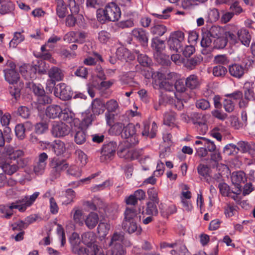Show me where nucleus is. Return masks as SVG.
<instances>
[{
	"label": "nucleus",
	"mask_w": 255,
	"mask_h": 255,
	"mask_svg": "<svg viewBox=\"0 0 255 255\" xmlns=\"http://www.w3.org/2000/svg\"><path fill=\"white\" fill-rule=\"evenodd\" d=\"M140 212L134 207H127L124 212V219L122 227L124 230L129 234L135 231L140 233L141 229H138L137 222L140 219Z\"/></svg>",
	"instance_id": "nucleus-1"
},
{
	"label": "nucleus",
	"mask_w": 255,
	"mask_h": 255,
	"mask_svg": "<svg viewBox=\"0 0 255 255\" xmlns=\"http://www.w3.org/2000/svg\"><path fill=\"white\" fill-rule=\"evenodd\" d=\"M49 166L50 180L53 181L58 178L61 172L68 168V164L63 159L54 157L51 159Z\"/></svg>",
	"instance_id": "nucleus-2"
},
{
	"label": "nucleus",
	"mask_w": 255,
	"mask_h": 255,
	"mask_svg": "<svg viewBox=\"0 0 255 255\" xmlns=\"http://www.w3.org/2000/svg\"><path fill=\"white\" fill-rule=\"evenodd\" d=\"M184 41V33L181 31H176L170 33L167 43L169 49L177 53L183 50Z\"/></svg>",
	"instance_id": "nucleus-3"
},
{
	"label": "nucleus",
	"mask_w": 255,
	"mask_h": 255,
	"mask_svg": "<svg viewBox=\"0 0 255 255\" xmlns=\"http://www.w3.org/2000/svg\"><path fill=\"white\" fill-rule=\"evenodd\" d=\"M103 15L105 20L109 21H116L118 20L121 17V9L115 2H110L105 6L103 10Z\"/></svg>",
	"instance_id": "nucleus-4"
},
{
	"label": "nucleus",
	"mask_w": 255,
	"mask_h": 255,
	"mask_svg": "<svg viewBox=\"0 0 255 255\" xmlns=\"http://www.w3.org/2000/svg\"><path fill=\"white\" fill-rule=\"evenodd\" d=\"M51 133L55 137H61L68 134L70 131L69 127L61 121H54L52 123Z\"/></svg>",
	"instance_id": "nucleus-5"
},
{
	"label": "nucleus",
	"mask_w": 255,
	"mask_h": 255,
	"mask_svg": "<svg viewBox=\"0 0 255 255\" xmlns=\"http://www.w3.org/2000/svg\"><path fill=\"white\" fill-rule=\"evenodd\" d=\"M48 158V156L45 152L39 154L33 164V171L35 174L37 175H42L44 173L46 167Z\"/></svg>",
	"instance_id": "nucleus-6"
},
{
	"label": "nucleus",
	"mask_w": 255,
	"mask_h": 255,
	"mask_svg": "<svg viewBox=\"0 0 255 255\" xmlns=\"http://www.w3.org/2000/svg\"><path fill=\"white\" fill-rule=\"evenodd\" d=\"M117 148V144L116 142L110 141L104 144L101 150V160L103 161L111 160L115 155Z\"/></svg>",
	"instance_id": "nucleus-7"
},
{
	"label": "nucleus",
	"mask_w": 255,
	"mask_h": 255,
	"mask_svg": "<svg viewBox=\"0 0 255 255\" xmlns=\"http://www.w3.org/2000/svg\"><path fill=\"white\" fill-rule=\"evenodd\" d=\"M141 150H134L127 147H121L118 151L117 154L120 158L128 160L137 158L141 155Z\"/></svg>",
	"instance_id": "nucleus-8"
},
{
	"label": "nucleus",
	"mask_w": 255,
	"mask_h": 255,
	"mask_svg": "<svg viewBox=\"0 0 255 255\" xmlns=\"http://www.w3.org/2000/svg\"><path fill=\"white\" fill-rule=\"evenodd\" d=\"M54 94L63 100H68L72 97L69 87L65 83H60L54 87Z\"/></svg>",
	"instance_id": "nucleus-9"
},
{
	"label": "nucleus",
	"mask_w": 255,
	"mask_h": 255,
	"mask_svg": "<svg viewBox=\"0 0 255 255\" xmlns=\"http://www.w3.org/2000/svg\"><path fill=\"white\" fill-rule=\"evenodd\" d=\"M231 180L236 188V194H240L242 191L241 183H244L246 180L245 173L242 171L234 172L231 175Z\"/></svg>",
	"instance_id": "nucleus-10"
},
{
	"label": "nucleus",
	"mask_w": 255,
	"mask_h": 255,
	"mask_svg": "<svg viewBox=\"0 0 255 255\" xmlns=\"http://www.w3.org/2000/svg\"><path fill=\"white\" fill-rule=\"evenodd\" d=\"M124 236L122 233H115L113 234L109 246L111 247V250L116 249H121L124 248L122 244H124Z\"/></svg>",
	"instance_id": "nucleus-11"
},
{
	"label": "nucleus",
	"mask_w": 255,
	"mask_h": 255,
	"mask_svg": "<svg viewBox=\"0 0 255 255\" xmlns=\"http://www.w3.org/2000/svg\"><path fill=\"white\" fill-rule=\"evenodd\" d=\"M5 80L9 84H17L20 81V76L15 70L12 69H5L4 70Z\"/></svg>",
	"instance_id": "nucleus-12"
},
{
	"label": "nucleus",
	"mask_w": 255,
	"mask_h": 255,
	"mask_svg": "<svg viewBox=\"0 0 255 255\" xmlns=\"http://www.w3.org/2000/svg\"><path fill=\"white\" fill-rule=\"evenodd\" d=\"M131 34L143 46L147 45L148 38L144 30L142 28H134L132 30Z\"/></svg>",
	"instance_id": "nucleus-13"
},
{
	"label": "nucleus",
	"mask_w": 255,
	"mask_h": 255,
	"mask_svg": "<svg viewBox=\"0 0 255 255\" xmlns=\"http://www.w3.org/2000/svg\"><path fill=\"white\" fill-rule=\"evenodd\" d=\"M186 86L191 90L198 88L201 84L199 77L196 74H191L188 76L185 80Z\"/></svg>",
	"instance_id": "nucleus-14"
},
{
	"label": "nucleus",
	"mask_w": 255,
	"mask_h": 255,
	"mask_svg": "<svg viewBox=\"0 0 255 255\" xmlns=\"http://www.w3.org/2000/svg\"><path fill=\"white\" fill-rule=\"evenodd\" d=\"M56 14L60 18H63L68 13L67 5L63 0H55Z\"/></svg>",
	"instance_id": "nucleus-15"
},
{
	"label": "nucleus",
	"mask_w": 255,
	"mask_h": 255,
	"mask_svg": "<svg viewBox=\"0 0 255 255\" xmlns=\"http://www.w3.org/2000/svg\"><path fill=\"white\" fill-rule=\"evenodd\" d=\"M62 113V109L58 105H51L47 107L45 111L46 116L50 119L59 118L60 113Z\"/></svg>",
	"instance_id": "nucleus-16"
},
{
	"label": "nucleus",
	"mask_w": 255,
	"mask_h": 255,
	"mask_svg": "<svg viewBox=\"0 0 255 255\" xmlns=\"http://www.w3.org/2000/svg\"><path fill=\"white\" fill-rule=\"evenodd\" d=\"M229 71L232 76L241 78L245 73V69L239 64H234L229 66Z\"/></svg>",
	"instance_id": "nucleus-17"
},
{
	"label": "nucleus",
	"mask_w": 255,
	"mask_h": 255,
	"mask_svg": "<svg viewBox=\"0 0 255 255\" xmlns=\"http://www.w3.org/2000/svg\"><path fill=\"white\" fill-rule=\"evenodd\" d=\"M99 220V216L97 213L91 212L85 219V223L89 229H93L98 223Z\"/></svg>",
	"instance_id": "nucleus-18"
},
{
	"label": "nucleus",
	"mask_w": 255,
	"mask_h": 255,
	"mask_svg": "<svg viewBox=\"0 0 255 255\" xmlns=\"http://www.w3.org/2000/svg\"><path fill=\"white\" fill-rule=\"evenodd\" d=\"M48 74L50 78L49 80L55 82L62 80L63 74L60 69L57 67L51 68L48 72Z\"/></svg>",
	"instance_id": "nucleus-19"
},
{
	"label": "nucleus",
	"mask_w": 255,
	"mask_h": 255,
	"mask_svg": "<svg viewBox=\"0 0 255 255\" xmlns=\"http://www.w3.org/2000/svg\"><path fill=\"white\" fill-rule=\"evenodd\" d=\"M157 126L156 124L154 122L152 124V127L150 130V125L148 124L144 123L143 129L142 131L143 136H148L150 138H153L156 134Z\"/></svg>",
	"instance_id": "nucleus-20"
},
{
	"label": "nucleus",
	"mask_w": 255,
	"mask_h": 255,
	"mask_svg": "<svg viewBox=\"0 0 255 255\" xmlns=\"http://www.w3.org/2000/svg\"><path fill=\"white\" fill-rule=\"evenodd\" d=\"M238 39L245 46H249L250 43L251 36L248 30L246 29H241L238 30L237 34Z\"/></svg>",
	"instance_id": "nucleus-21"
},
{
	"label": "nucleus",
	"mask_w": 255,
	"mask_h": 255,
	"mask_svg": "<svg viewBox=\"0 0 255 255\" xmlns=\"http://www.w3.org/2000/svg\"><path fill=\"white\" fill-rule=\"evenodd\" d=\"M54 153L59 156L63 154L66 151V146L64 142L60 140H56L51 145Z\"/></svg>",
	"instance_id": "nucleus-22"
},
{
	"label": "nucleus",
	"mask_w": 255,
	"mask_h": 255,
	"mask_svg": "<svg viewBox=\"0 0 255 255\" xmlns=\"http://www.w3.org/2000/svg\"><path fill=\"white\" fill-rule=\"evenodd\" d=\"M95 240V235L92 232L85 233L82 235V241L87 247L97 246L94 244Z\"/></svg>",
	"instance_id": "nucleus-23"
},
{
	"label": "nucleus",
	"mask_w": 255,
	"mask_h": 255,
	"mask_svg": "<svg viewBox=\"0 0 255 255\" xmlns=\"http://www.w3.org/2000/svg\"><path fill=\"white\" fill-rule=\"evenodd\" d=\"M87 135L85 131L81 128H78L75 131L74 141L78 144H82L86 140Z\"/></svg>",
	"instance_id": "nucleus-24"
},
{
	"label": "nucleus",
	"mask_w": 255,
	"mask_h": 255,
	"mask_svg": "<svg viewBox=\"0 0 255 255\" xmlns=\"http://www.w3.org/2000/svg\"><path fill=\"white\" fill-rule=\"evenodd\" d=\"M105 104L99 99H95L92 103V112L97 115L103 113Z\"/></svg>",
	"instance_id": "nucleus-25"
},
{
	"label": "nucleus",
	"mask_w": 255,
	"mask_h": 255,
	"mask_svg": "<svg viewBox=\"0 0 255 255\" xmlns=\"http://www.w3.org/2000/svg\"><path fill=\"white\" fill-rule=\"evenodd\" d=\"M24 86L22 82H19L17 84L13 85L9 88V93L16 100H17L20 96V91Z\"/></svg>",
	"instance_id": "nucleus-26"
},
{
	"label": "nucleus",
	"mask_w": 255,
	"mask_h": 255,
	"mask_svg": "<svg viewBox=\"0 0 255 255\" xmlns=\"http://www.w3.org/2000/svg\"><path fill=\"white\" fill-rule=\"evenodd\" d=\"M176 113L172 111L166 112L164 114L163 123L168 126H173L176 121Z\"/></svg>",
	"instance_id": "nucleus-27"
},
{
	"label": "nucleus",
	"mask_w": 255,
	"mask_h": 255,
	"mask_svg": "<svg viewBox=\"0 0 255 255\" xmlns=\"http://www.w3.org/2000/svg\"><path fill=\"white\" fill-rule=\"evenodd\" d=\"M167 28L163 24H156L150 29L151 34L156 37L161 36L167 31Z\"/></svg>",
	"instance_id": "nucleus-28"
},
{
	"label": "nucleus",
	"mask_w": 255,
	"mask_h": 255,
	"mask_svg": "<svg viewBox=\"0 0 255 255\" xmlns=\"http://www.w3.org/2000/svg\"><path fill=\"white\" fill-rule=\"evenodd\" d=\"M84 205L88 207L92 210H96L97 206L99 209L105 210V205L103 202L99 199H94L93 202L86 201L84 204Z\"/></svg>",
	"instance_id": "nucleus-29"
},
{
	"label": "nucleus",
	"mask_w": 255,
	"mask_h": 255,
	"mask_svg": "<svg viewBox=\"0 0 255 255\" xmlns=\"http://www.w3.org/2000/svg\"><path fill=\"white\" fill-rule=\"evenodd\" d=\"M14 8V4L10 1L0 2V13L2 14L10 13Z\"/></svg>",
	"instance_id": "nucleus-30"
},
{
	"label": "nucleus",
	"mask_w": 255,
	"mask_h": 255,
	"mask_svg": "<svg viewBox=\"0 0 255 255\" xmlns=\"http://www.w3.org/2000/svg\"><path fill=\"white\" fill-rule=\"evenodd\" d=\"M151 46L156 52L160 53L165 48L164 41L158 38H153L152 40Z\"/></svg>",
	"instance_id": "nucleus-31"
},
{
	"label": "nucleus",
	"mask_w": 255,
	"mask_h": 255,
	"mask_svg": "<svg viewBox=\"0 0 255 255\" xmlns=\"http://www.w3.org/2000/svg\"><path fill=\"white\" fill-rule=\"evenodd\" d=\"M205 31L213 38H218L222 36L223 29L218 26H212L209 29H204Z\"/></svg>",
	"instance_id": "nucleus-32"
},
{
	"label": "nucleus",
	"mask_w": 255,
	"mask_h": 255,
	"mask_svg": "<svg viewBox=\"0 0 255 255\" xmlns=\"http://www.w3.org/2000/svg\"><path fill=\"white\" fill-rule=\"evenodd\" d=\"M73 214V220L76 224H83V212L77 208H74L71 212Z\"/></svg>",
	"instance_id": "nucleus-33"
},
{
	"label": "nucleus",
	"mask_w": 255,
	"mask_h": 255,
	"mask_svg": "<svg viewBox=\"0 0 255 255\" xmlns=\"http://www.w3.org/2000/svg\"><path fill=\"white\" fill-rule=\"evenodd\" d=\"M2 169L5 173L11 175L18 170V166L15 162H6L3 165Z\"/></svg>",
	"instance_id": "nucleus-34"
},
{
	"label": "nucleus",
	"mask_w": 255,
	"mask_h": 255,
	"mask_svg": "<svg viewBox=\"0 0 255 255\" xmlns=\"http://www.w3.org/2000/svg\"><path fill=\"white\" fill-rule=\"evenodd\" d=\"M219 12L217 9L212 8L208 11L207 16L205 17L207 22L212 23L216 21L219 18Z\"/></svg>",
	"instance_id": "nucleus-35"
},
{
	"label": "nucleus",
	"mask_w": 255,
	"mask_h": 255,
	"mask_svg": "<svg viewBox=\"0 0 255 255\" xmlns=\"http://www.w3.org/2000/svg\"><path fill=\"white\" fill-rule=\"evenodd\" d=\"M135 133H136L135 126L133 124H128L124 128L123 131L122 133V137L127 138L129 136L134 135Z\"/></svg>",
	"instance_id": "nucleus-36"
},
{
	"label": "nucleus",
	"mask_w": 255,
	"mask_h": 255,
	"mask_svg": "<svg viewBox=\"0 0 255 255\" xmlns=\"http://www.w3.org/2000/svg\"><path fill=\"white\" fill-rule=\"evenodd\" d=\"M157 204L155 202H148L146 204L145 214L150 216H157L158 213L157 208Z\"/></svg>",
	"instance_id": "nucleus-37"
},
{
	"label": "nucleus",
	"mask_w": 255,
	"mask_h": 255,
	"mask_svg": "<svg viewBox=\"0 0 255 255\" xmlns=\"http://www.w3.org/2000/svg\"><path fill=\"white\" fill-rule=\"evenodd\" d=\"M24 39V35L21 34V32H15L14 33L13 38L10 41L9 47L15 48L17 45L22 42Z\"/></svg>",
	"instance_id": "nucleus-38"
},
{
	"label": "nucleus",
	"mask_w": 255,
	"mask_h": 255,
	"mask_svg": "<svg viewBox=\"0 0 255 255\" xmlns=\"http://www.w3.org/2000/svg\"><path fill=\"white\" fill-rule=\"evenodd\" d=\"M135 52L137 54V60L140 65L144 67L150 65L151 60L146 55L140 54L137 50H135Z\"/></svg>",
	"instance_id": "nucleus-39"
},
{
	"label": "nucleus",
	"mask_w": 255,
	"mask_h": 255,
	"mask_svg": "<svg viewBox=\"0 0 255 255\" xmlns=\"http://www.w3.org/2000/svg\"><path fill=\"white\" fill-rule=\"evenodd\" d=\"M28 70H29L31 72H33L32 75H30L29 78H34L35 76V74H36V69L35 68L31 67L30 65H25V64H24L19 67L20 72L23 76H25V78H27V79L29 78V77H28L26 75Z\"/></svg>",
	"instance_id": "nucleus-40"
},
{
	"label": "nucleus",
	"mask_w": 255,
	"mask_h": 255,
	"mask_svg": "<svg viewBox=\"0 0 255 255\" xmlns=\"http://www.w3.org/2000/svg\"><path fill=\"white\" fill-rule=\"evenodd\" d=\"M48 129V124L46 122H39L34 126V131L37 134H42Z\"/></svg>",
	"instance_id": "nucleus-41"
},
{
	"label": "nucleus",
	"mask_w": 255,
	"mask_h": 255,
	"mask_svg": "<svg viewBox=\"0 0 255 255\" xmlns=\"http://www.w3.org/2000/svg\"><path fill=\"white\" fill-rule=\"evenodd\" d=\"M212 42V37L204 29L202 30V38L201 41V45L203 47H208L211 46Z\"/></svg>",
	"instance_id": "nucleus-42"
},
{
	"label": "nucleus",
	"mask_w": 255,
	"mask_h": 255,
	"mask_svg": "<svg viewBox=\"0 0 255 255\" xmlns=\"http://www.w3.org/2000/svg\"><path fill=\"white\" fill-rule=\"evenodd\" d=\"M159 87L167 91H174V84L168 79H164L159 83Z\"/></svg>",
	"instance_id": "nucleus-43"
},
{
	"label": "nucleus",
	"mask_w": 255,
	"mask_h": 255,
	"mask_svg": "<svg viewBox=\"0 0 255 255\" xmlns=\"http://www.w3.org/2000/svg\"><path fill=\"white\" fill-rule=\"evenodd\" d=\"M74 117V114L72 111L69 109H65L62 110V113H60L59 118H61L62 120L65 121L70 122L72 121Z\"/></svg>",
	"instance_id": "nucleus-44"
},
{
	"label": "nucleus",
	"mask_w": 255,
	"mask_h": 255,
	"mask_svg": "<svg viewBox=\"0 0 255 255\" xmlns=\"http://www.w3.org/2000/svg\"><path fill=\"white\" fill-rule=\"evenodd\" d=\"M105 108L107 110V112L113 113L116 112L119 109V106L117 101L111 99L107 102Z\"/></svg>",
	"instance_id": "nucleus-45"
},
{
	"label": "nucleus",
	"mask_w": 255,
	"mask_h": 255,
	"mask_svg": "<svg viewBox=\"0 0 255 255\" xmlns=\"http://www.w3.org/2000/svg\"><path fill=\"white\" fill-rule=\"evenodd\" d=\"M0 214H3V217L9 219L13 215V211L11 209V205L9 206L0 205Z\"/></svg>",
	"instance_id": "nucleus-46"
},
{
	"label": "nucleus",
	"mask_w": 255,
	"mask_h": 255,
	"mask_svg": "<svg viewBox=\"0 0 255 255\" xmlns=\"http://www.w3.org/2000/svg\"><path fill=\"white\" fill-rule=\"evenodd\" d=\"M202 59L200 57H194L187 61L186 62V67L190 70H192L194 69L197 65H199Z\"/></svg>",
	"instance_id": "nucleus-47"
},
{
	"label": "nucleus",
	"mask_w": 255,
	"mask_h": 255,
	"mask_svg": "<svg viewBox=\"0 0 255 255\" xmlns=\"http://www.w3.org/2000/svg\"><path fill=\"white\" fill-rule=\"evenodd\" d=\"M227 72L226 68L222 66H215L213 69V74L216 77H224Z\"/></svg>",
	"instance_id": "nucleus-48"
},
{
	"label": "nucleus",
	"mask_w": 255,
	"mask_h": 255,
	"mask_svg": "<svg viewBox=\"0 0 255 255\" xmlns=\"http://www.w3.org/2000/svg\"><path fill=\"white\" fill-rule=\"evenodd\" d=\"M147 194L149 199L150 200V202H155L158 204L159 202V199L158 197V191L154 188H151L148 190Z\"/></svg>",
	"instance_id": "nucleus-49"
},
{
	"label": "nucleus",
	"mask_w": 255,
	"mask_h": 255,
	"mask_svg": "<svg viewBox=\"0 0 255 255\" xmlns=\"http://www.w3.org/2000/svg\"><path fill=\"white\" fill-rule=\"evenodd\" d=\"M134 25L133 20L131 19L121 20L116 23L117 26L121 29L131 28L134 26Z\"/></svg>",
	"instance_id": "nucleus-50"
},
{
	"label": "nucleus",
	"mask_w": 255,
	"mask_h": 255,
	"mask_svg": "<svg viewBox=\"0 0 255 255\" xmlns=\"http://www.w3.org/2000/svg\"><path fill=\"white\" fill-rule=\"evenodd\" d=\"M197 138L204 141V146L207 149V151L213 152L216 150V146L213 141L203 137L198 136Z\"/></svg>",
	"instance_id": "nucleus-51"
},
{
	"label": "nucleus",
	"mask_w": 255,
	"mask_h": 255,
	"mask_svg": "<svg viewBox=\"0 0 255 255\" xmlns=\"http://www.w3.org/2000/svg\"><path fill=\"white\" fill-rule=\"evenodd\" d=\"M111 34L106 30H102L98 34V39L102 43H107L110 40Z\"/></svg>",
	"instance_id": "nucleus-52"
},
{
	"label": "nucleus",
	"mask_w": 255,
	"mask_h": 255,
	"mask_svg": "<svg viewBox=\"0 0 255 255\" xmlns=\"http://www.w3.org/2000/svg\"><path fill=\"white\" fill-rule=\"evenodd\" d=\"M227 43V40L224 37L221 36L214 40L213 42L214 47L216 49H222L226 46Z\"/></svg>",
	"instance_id": "nucleus-53"
},
{
	"label": "nucleus",
	"mask_w": 255,
	"mask_h": 255,
	"mask_svg": "<svg viewBox=\"0 0 255 255\" xmlns=\"http://www.w3.org/2000/svg\"><path fill=\"white\" fill-rule=\"evenodd\" d=\"M25 128L23 124H18L15 126V135L19 139H23L25 136Z\"/></svg>",
	"instance_id": "nucleus-54"
},
{
	"label": "nucleus",
	"mask_w": 255,
	"mask_h": 255,
	"mask_svg": "<svg viewBox=\"0 0 255 255\" xmlns=\"http://www.w3.org/2000/svg\"><path fill=\"white\" fill-rule=\"evenodd\" d=\"M94 247H87V248H75V252L79 255H92Z\"/></svg>",
	"instance_id": "nucleus-55"
},
{
	"label": "nucleus",
	"mask_w": 255,
	"mask_h": 255,
	"mask_svg": "<svg viewBox=\"0 0 255 255\" xmlns=\"http://www.w3.org/2000/svg\"><path fill=\"white\" fill-rule=\"evenodd\" d=\"M74 75L76 76L86 79L88 75V69L84 66H80L74 72Z\"/></svg>",
	"instance_id": "nucleus-56"
},
{
	"label": "nucleus",
	"mask_w": 255,
	"mask_h": 255,
	"mask_svg": "<svg viewBox=\"0 0 255 255\" xmlns=\"http://www.w3.org/2000/svg\"><path fill=\"white\" fill-rule=\"evenodd\" d=\"M197 171L199 174L203 177L210 174L211 169L207 165L200 164L197 167Z\"/></svg>",
	"instance_id": "nucleus-57"
},
{
	"label": "nucleus",
	"mask_w": 255,
	"mask_h": 255,
	"mask_svg": "<svg viewBox=\"0 0 255 255\" xmlns=\"http://www.w3.org/2000/svg\"><path fill=\"white\" fill-rule=\"evenodd\" d=\"M225 110L228 113H231L235 109V104L231 99H225L223 102Z\"/></svg>",
	"instance_id": "nucleus-58"
},
{
	"label": "nucleus",
	"mask_w": 255,
	"mask_h": 255,
	"mask_svg": "<svg viewBox=\"0 0 255 255\" xmlns=\"http://www.w3.org/2000/svg\"><path fill=\"white\" fill-rule=\"evenodd\" d=\"M237 148L241 150L243 152L249 151L251 148V145L250 143L245 141H240L237 143Z\"/></svg>",
	"instance_id": "nucleus-59"
},
{
	"label": "nucleus",
	"mask_w": 255,
	"mask_h": 255,
	"mask_svg": "<svg viewBox=\"0 0 255 255\" xmlns=\"http://www.w3.org/2000/svg\"><path fill=\"white\" fill-rule=\"evenodd\" d=\"M18 115L22 118L27 119L30 115V110L26 106H20L17 110Z\"/></svg>",
	"instance_id": "nucleus-60"
},
{
	"label": "nucleus",
	"mask_w": 255,
	"mask_h": 255,
	"mask_svg": "<svg viewBox=\"0 0 255 255\" xmlns=\"http://www.w3.org/2000/svg\"><path fill=\"white\" fill-rule=\"evenodd\" d=\"M112 254L111 250L105 252L98 246H94L92 255H112Z\"/></svg>",
	"instance_id": "nucleus-61"
},
{
	"label": "nucleus",
	"mask_w": 255,
	"mask_h": 255,
	"mask_svg": "<svg viewBox=\"0 0 255 255\" xmlns=\"http://www.w3.org/2000/svg\"><path fill=\"white\" fill-rule=\"evenodd\" d=\"M172 9V7H169L164 9L162 11V14L152 13V15L159 19H166L170 16L168 13L171 12Z\"/></svg>",
	"instance_id": "nucleus-62"
},
{
	"label": "nucleus",
	"mask_w": 255,
	"mask_h": 255,
	"mask_svg": "<svg viewBox=\"0 0 255 255\" xmlns=\"http://www.w3.org/2000/svg\"><path fill=\"white\" fill-rule=\"evenodd\" d=\"M218 187L222 195L225 196H231L229 186L226 183L224 182L220 183Z\"/></svg>",
	"instance_id": "nucleus-63"
},
{
	"label": "nucleus",
	"mask_w": 255,
	"mask_h": 255,
	"mask_svg": "<svg viewBox=\"0 0 255 255\" xmlns=\"http://www.w3.org/2000/svg\"><path fill=\"white\" fill-rule=\"evenodd\" d=\"M244 96L249 102L255 101V94L252 89L247 88L244 91Z\"/></svg>",
	"instance_id": "nucleus-64"
}]
</instances>
